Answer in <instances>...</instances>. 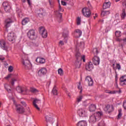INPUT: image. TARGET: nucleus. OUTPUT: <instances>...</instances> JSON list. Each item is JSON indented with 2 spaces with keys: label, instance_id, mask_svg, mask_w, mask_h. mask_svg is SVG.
Instances as JSON below:
<instances>
[{
  "label": "nucleus",
  "instance_id": "1a4fd4ad",
  "mask_svg": "<svg viewBox=\"0 0 126 126\" xmlns=\"http://www.w3.org/2000/svg\"><path fill=\"white\" fill-rule=\"evenodd\" d=\"M76 61H82L85 63V55L81 56V54L79 52L76 53L75 55Z\"/></svg>",
  "mask_w": 126,
  "mask_h": 126
},
{
  "label": "nucleus",
  "instance_id": "9b49d317",
  "mask_svg": "<svg viewBox=\"0 0 126 126\" xmlns=\"http://www.w3.org/2000/svg\"><path fill=\"white\" fill-rule=\"evenodd\" d=\"M32 104L34 107H35L38 111H40V108L38 107L37 104H41V100L37 98H35L33 100Z\"/></svg>",
  "mask_w": 126,
  "mask_h": 126
},
{
  "label": "nucleus",
  "instance_id": "f03ea898",
  "mask_svg": "<svg viewBox=\"0 0 126 126\" xmlns=\"http://www.w3.org/2000/svg\"><path fill=\"white\" fill-rule=\"evenodd\" d=\"M35 13L38 18H40V19H43L45 15H46V10H45L44 8H40L36 10Z\"/></svg>",
  "mask_w": 126,
  "mask_h": 126
},
{
  "label": "nucleus",
  "instance_id": "e2e57ef3",
  "mask_svg": "<svg viewBox=\"0 0 126 126\" xmlns=\"http://www.w3.org/2000/svg\"><path fill=\"white\" fill-rule=\"evenodd\" d=\"M112 66H113V69H114V70H116L117 69V68H116V67H115V63H113L112 64Z\"/></svg>",
  "mask_w": 126,
  "mask_h": 126
},
{
  "label": "nucleus",
  "instance_id": "58836bf2",
  "mask_svg": "<svg viewBox=\"0 0 126 126\" xmlns=\"http://www.w3.org/2000/svg\"><path fill=\"white\" fill-rule=\"evenodd\" d=\"M58 73L60 75H61V76L63 75V69L59 68L58 69Z\"/></svg>",
  "mask_w": 126,
  "mask_h": 126
},
{
  "label": "nucleus",
  "instance_id": "0eeeda50",
  "mask_svg": "<svg viewBox=\"0 0 126 126\" xmlns=\"http://www.w3.org/2000/svg\"><path fill=\"white\" fill-rule=\"evenodd\" d=\"M15 38H16V37L15 35H14V33L10 32L8 34L7 39L10 43L13 44V43H15Z\"/></svg>",
  "mask_w": 126,
  "mask_h": 126
},
{
  "label": "nucleus",
  "instance_id": "2f4dec72",
  "mask_svg": "<svg viewBox=\"0 0 126 126\" xmlns=\"http://www.w3.org/2000/svg\"><path fill=\"white\" fill-rule=\"evenodd\" d=\"M17 13L20 18H22V17H23V13H22V12L20 9H18L17 10Z\"/></svg>",
  "mask_w": 126,
  "mask_h": 126
},
{
  "label": "nucleus",
  "instance_id": "0e129e2a",
  "mask_svg": "<svg viewBox=\"0 0 126 126\" xmlns=\"http://www.w3.org/2000/svg\"><path fill=\"white\" fill-rule=\"evenodd\" d=\"M59 11H63V10L61 6H59Z\"/></svg>",
  "mask_w": 126,
  "mask_h": 126
},
{
  "label": "nucleus",
  "instance_id": "6e6d98bb",
  "mask_svg": "<svg viewBox=\"0 0 126 126\" xmlns=\"http://www.w3.org/2000/svg\"><path fill=\"white\" fill-rule=\"evenodd\" d=\"M11 77V74L8 75L6 77H5V79H8Z\"/></svg>",
  "mask_w": 126,
  "mask_h": 126
},
{
  "label": "nucleus",
  "instance_id": "774afa93",
  "mask_svg": "<svg viewBox=\"0 0 126 126\" xmlns=\"http://www.w3.org/2000/svg\"><path fill=\"white\" fill-rule=\"evenodd\" d=\"M67 94L68 97H69V98H71L70 93H67Z\"/></svg>",
  "mask_w": 126,
  "mask_h": 126
},
{
  "label": "nucleus",
  "instance_id": "72a5a7b5",
  "mask_svg": "<svg viewBox=\"0 0 126 126\" xmlns=\"http://www.w3.org/2000/svg\"><path fill=\"white\" fill-rule=\"evenodd\" d=\"M40 34L43 38H47V36H48V32H47V31L46 30L41 32Z\"/></svg>",
  "mask_w": 126,
  "mask_h": 126
},
{
  "label": "nucleus",
  "instance_id": "7c9ffc66",
  "mask_svg": "<svg viewBox=\"0 0 126 126\" xmlns=\"http://www.w3.org/2000/svg\"><path fill=\"white\" fill-rule=\"evenodd\" d=\"M30 21L29 18H26L24 19L22 21V25H26L28 23H29Z\"/></svg>",
  "mask_w": 126,
  "mask_h": 126
},
{
  "label": "nucleus",
  "instance_id": "b1692460",
  "mask_svg": "<svg viewBox=\"0 0 126 126\" xmlns=\"http://www.w3.org/2000/svg\"><path fill=\"white\" fill-rule=\"evenodd\" d=\"M74 64L76 68H79L81 65V61L76 60Z\"/></svg>",
  "mask_w": 126,
  "mask_h": 126
},
{
  "label": "nucleus",
  "instance_id": "4d7b16f0",
  "mask_svg": "<svg viewBox=\"0 0 126 126\" xmlns=\"http://www.w3.org/2000/svg\"><path fill=\"white\" fill-rule=\"evenodd\" d=\"M64 44L63 43V41L62 40H60L59 42V45H61V46H63Z\"/></svg>",
  "mask_w": 126,
  "mask_h": 126
},
{
  "label": "nucleus",
  "instance_id": "ddd939ff",
  "mask_svg": "<svg viewBox=\"0 0 126 126\" xmlns=\"http://www.w3.org/2000/svg\"><path fill=\"white\" fill-rule=\"evenodd\" d=\"M47 69L46 68H41L38 71V75L39 76H43V75H46L47 74Z\"/></svg>",
  "mask_w": 126,
  "mask_h": 126
},
{
  "label": "nucleus",
  "instance_id": "aec40b11",
  "mask_svg": "<svg viewBox=\"0 0 126 126\" xmlns=\"http://www.w3.org/2000/svg\"><path fill=\"white\" fill-rule=\"evenodd\" d=\"M97 120L96 114H93L90 117V123H95Z\"/></svg>",
  "mask_w": 126,
  "mask_h": 126
},
{
  "label": "nucleus",
  "instance_id": "de8ad7c7",
  "mask_svg": "<svg viewBox=\"0 0 126 126\" xmlns=\"http://www.w3.org/2000/svg\"><path fill=\"white\" fill-rule=\"evenodd\" d=\"M8 70L9 71V72H12V71H13V67H12V66L11 65L9 66Z\"/></svg>",
  "mask_w": 126,
  "mask_h": 126
},
{
  "label": "nucleus",
  "instance_id": "5fc2aeb1",
  "mask_svg": "<svg viewBox=\"0 0 126 126\" xmlns=\"http://www.w3.org/2000/svg\"><path fill=\"white\" fill-rule=\"evenodd\" d=\"M59 106H60V109H63V103L61 102L59 103Z\"/></svg>",
  "mask_w": 126,
  "mask_h": 126
},
{
  "label": "nucleus",
  "instance_id": "ea45409f",
  "mask_svg": "<svg viewBox=\"0 0 126 126\" xmlns=\"http://www.w3.org/2000/svg\"><path fill=\"white\" fill-rule=\"evenodd\" d=\"M119 114L118 115V119H120L122 118V109H119L118 110Z\"/></svg>",
  "mask_w": 126,
  "mask_h": 126
},
{
  "label": "nucleus",
  "instance_id": "2eb2a0df",
  "mask_svg": "<svg viewBox=\"0 0 126 126\" xmlns=\"http://www.w3.org/2000/svg\"><path fill=\"white\" fill-rule=\"evenodd\" d=\"M13 21L10 18H8L5 21V27L6 29H7L10 26V24L12 23Z\"/></svg>",
  "mask_w": 126,
  "mask_h": 126
},
{
  "label": "nucleus",
  "instance_id": "09e8293b",
  "mask_svg": "<svg viewBox=\"0 0 126 126\" xmlns=\"http://www.w3.org/2000/svg\"><path fill=\"white\" fill-rule=\"evenodd\" d=\"M116 69L117 68V69H118V70H120V69H121V65L120 64V63H116V67H115Z\"/></svg>",
  "mask_w": 126,
  "mask_h": 126
},
{
  "label": "nucleus",
  "instance_id": "49530a36",
  "mask_svg": "<svg viewBox=\"0 0 126 126\" xmlns=\"http://www.w3.org/2000/svg\"><path fill=\"white\" fill-rule=\"evenodd\" d=\"M98 126H105V123L104 121H102L98 124Z\"/></svg>",
  "mask_w": 126,
  "mask_h": 126
},
{
  "label": "nucleus",
  "instance_id": "4be33fe9",
  "mask_svg": "<svg viewBox=\"0 0 126 126\" xmlns=\"http://www.w3.org/2000/svg\"><path fill=\"white\" fill-rule=\"evenodd\" d=\"M35 61L37 63H45V62H46L45 59L41 58L40 57H37Z\"/></svg>",
  "mask_w": 126,
  "mask_h": 126
},
{
  "label": "nucleus",
  "instance_id": "680f3d73",
  "mask_svg": "<svg viewBox=\"0 0 126 126\" xmlns=\"http://www.w3.org/2000/svg\"><path fill=\"white\" fill-rule=\"evenodd\" d=\"M29 5H31V1L30 0H27Z\"/></svg>",
  "mask_w": 126,
  "mask_h": 126
},
{
  "label": "nucleus",
  "instance_id": "f704fd0d",
  "mask_svg": "<svg viewBox=\"0 0 126 126\" xmlns=\"http://www.w3.org/2000/svg\"><path fill=\"white\" fill-rule=\"evenodd\" d=\"M93 52L94 53V57L97 56L98 54H99V51H98V49H97L96 48H94L93 49Z\"/></svg>",
  "mask_w": 126,
  "mask_h": 126
},
{
  "label": "nucleus",
  "instance_id": "9d476101",
  "mask_svg": "<svg viewBox=\"0 0 126 126\" xmlns=\"http://www.w3.org/2000/svg\"><path fill=\"white\" fill-rule=\"evenodd\" d=\"M0 47L3 50H5V51H7L8 47L6 46V43L4 39L0 40Z\"/></svg>",
  "mask_w": 126,
  "mask_h": 126
},
{
  "label": "nucleus",
  "instance_id": "c85d7f7f",
  "mask_svg": "<svg viewBox=\"0 0 126 126\" xmlns=\"http://www.w3.org/2000/svg\"><path fill=\"white\" fill-rule=\"evenodd\" d=\"M121 17L122 19H125L126 17V9H122V13L121 15Z\"/></svg>",
  "mask_w": 126,
  "mask_h": 126
},
{
  "label": "nucleus",
  "instance_id": "4c0bfd02",
  "mask_svg": "<svg viewBox=\"0 0 126 126\" xmlns=\"http://www.w3.org/2000/svg\"><path fill=\"white\" fill-rule=\"evenodd\" d=\"M83 98V96L79 95L77 98V102L78 103H79V102H81V100H82Z\"/></svg>",
  "mask_w": 126,
  "mask_h": 126
},
{
  "label": "nucleus",
  "instance_id": "e433bc0d",
  "mask_svg": "<svg viewBox=\"0 0 126 126\" xmlns=\"http://www.w3.org/2000/svg\"><path fill=\"white\" fill-rule=\"evenodd\" d=\"M46 30L45 29V28H44V27H39V34H41V33H42V32H44Z\"/></svg>",
  "mask_w": 126,
  "mask_h": 126
},
{
  "label": "nucleus",
  "instance_id": "f257e3e1",
  "mask_svg": "<svg viewBox=\"0 0 126 126\" xmlns=\"http://www.w3.org/2000/svg\"><path fill=\"white\" fill-rule=\"evenodd\" d=\"M22 63L25 69H31L32 68V64L30 63V61L28 60V56L26 55H23Z\"/></svg>",
  "mask_w": 126,
  "mask_h": 126
},
{
  "label": "nucleus",
  "instance_id": "338daca9",
  "mask_svg": "<svg viewBox=\"0 0 126 126\" xmlns=\"http://www.w3.org/2000/svg\"><path fill=\"white\" fill-rule=\"evenodd\" d=\"M116 93H119V94L122 93V91L121 90H119V91H117V92H116Z\"/></svg>",
  "mask_w": 126,
  "mask_h": 126
},
{
  "label": "nucleus",
  "instance_id": "dca6fc26",
  "mask_svg": "<svg viewBox=\"0 0 126 126\" xmlns=\"http://www.w3.org/2000/svg\"><path fill=\"white\" fill-rule=\"evenodd\" d=\"M120 85H121L122 86H124V85H126V75L122 76L120 78Z\"/></svg>",
  "mask_w": 126,
  "mask_h": 126
},
{
  "label": "nucleus",
  "instance_id": "c03bdc74",
  "mask_svg": "<svg viewBox=\"0 0 126 126\" xmlns=\"http://www.w3.org/2000/svg\"><path fill=\"white\" fill-rule=\"evenodd\" d=\"M95 116H98L99 118H101V116H103V113L102 112H98L96 114H94Z\"/></svg>",
  "mask_w": 126,
  "mask_h": 126
},
{
  "label": "nucleus",
  "instance_id": "423d86ee",
  "mask_svg": "<svg viewBox=\"0 0 126 126\" xmlns=\"http://www.w3.org/2000/svg\"><path fill=\"white\" fill-rule=\"evenodd\" d=\"M82 12L84 16H85V17L89 18L91 16V11H90V9L87 7L83 8L82 10Z\"/></svg>",
  "mask_w": 126,
  "mask_h": 126
},
{
  "label": "nucleus",
  "instance_id": "f8f14e48",
  "mask_svg": "<svg viewBox=\"0 0 126 126\" xmlns=\"http://www.w3.org/2000/svg\"><path fill=\"white\" fill-rule=\"evenodd\" d=\"M93 63L94 65H99L100 63V58L98 56H94L92 59Z\"/></svg>",
  "mask_w": 126,
  "mask_h": 126
},
{
  "label": "nucleus",
  "instance_id": "79ce46f5",
  "mask_svg": "<svg viewBox=\"0 0 126 126\" xmlns=\"http://www.w3.org/2000/svg\"><path fill=\"white\" fill-rule=\"evenodd\" d=\"M81 23V18L78 17L77 19V25H80Z\"/></svg>",
  "mask_w": 126,
  "mask_h": 126
},
{
  "label": "nucleus",
  "instance_id": "20e7f679",
  "mask_svg": "<svg viewBox=\"0 0 126 126\" xmlns=\"http://www.w3.org/2000/svg\"><path fill=\"white\" fill-rule=\"evenodd\" d=\"M27 36L31 40H35L37 38L36 32L34 30H30L27 33Z\"/></svg>",
  "mask_w": 126,
  "mask_h": 126
},
{
  "label": "nucleus",
  "instance_id": "473e14b6",
  "mask_svg": "<svg viewBox=\"0 0 126 126\" xmlns=\"http://www.w3.org/2000/svg\"><path fill=\"white\" fill-rule=\"evenodd\" d=\"M110 14V11H102L101 13V16L103 17L106 15Z\"/></svg>",
  "mask_w": 126,
  "mask_h": 126
},
{
  "label": "nucleus",
  "instance_id": "cd10ccee",
  "mask_svg": "<svg viewBox=\"0 0 126 126\" xmlns=\"http://www.w3.org/2000/svg\"><path fill=\"white\" fill-rule=\"evenodd\" d=\"M16 91L19 93H22V94H25L24 92H26V91H24L22 89V88L20 87H17L16 89Z\"/></svg>",
  "mask_w": 126,
  "mask_h": 126
},
{
  "label": "nucleus",
  "instance_id": "412c9836",
  "mask_svg": "<svg viewBox=\"0 0 126 126\" xmlns=\"http://www.w3.org/2000/svg\"><path fill=\"white\" fill-rule=\"evenodd\" d=\"M96 105L92 104L89 106V110L90 112H95L96 110Z\"/></svg>",
  "mask_w": 126,
  "mask_h": 126
},
{
  "label": "nucleus",
  "instance_id": "c9c22d12",
  "mask_svg": "<svg viewBox=\"0 0 126 126\" xmlns=\"http://www.w3.org/2000/svg\"><path fill=\"white\" fill-rule=\"evenodd\" d=\"M118 92V91H105V93H108L109 94H115V93H117Z\"/></svg>",
  "mask_w": 126,
  "mask_h": 126
},
{
  "label": "nucleus",
  "instance_id": "8fccbe9b",
  "mask_svg": "<svg viewBox=\"0 0 126 126\" xmlns=\"http://www.w3.org/2000/svg\"><path fill=\"white\" fill-rule=\"evenodd\" d=\"M15 81H16V79H14V78L12 79V81L11 82V84L12 86H13V85H14V82H15Z\"/></svg>",
  "mask_w": 126,
  "mask_h": 126
},
{
  "label": "nucleus",
  "instance_id": "13d9d810",
  "mask_svg": "<svg viewBox=\"0 0 126 126\" xmlns=\"http://www.w3.org/2000/svg\"><path fill=\"white\" fill-rule=\"evenodd\" d=\"M21 104H22L23 106H24L25 107H26L27 105H26V103H25V102L21 101Z\"/></svg>",
  "mask_w": 126,
  "mask_h": 126
},
{
  "label": "nucleus",
  "instance_id": "a211bd4d",
  "mask_svg": "<svg viewBox=\"0 0 126 126\" xmlns=\"http://www.w3.org/2000/svg\"><path fill=\"white\" fill-rule=\"evenodd\" d=\"M74 35L75 38H79L82 35V32L79 29L75 30Z\"/></svg>",
  "mask_w": 126,
  "mask_h": 126
},
{
  "label": "nucleus",
  "instance_id": "c756f323",
  "mask_svg": "<svg viewBox=\"0 0 126 126\" xmlns=\"http://www.w3.org/2000/svg\"><path fill=\"white\" fill-rule=\"evenodd\" d=\"M52 93L53 95H58V89L57 88V86H55L53 87Z\"/></svg>",
  "mask_w": 126,
  "mask_h": 126
},
{
  "label": "nucleus",
  "instance_id": "69168bd1",
  "mask_svg": "<svg viewBox=\"0 0 126 126\" xmlns=\"http://www.w3.org/2000/svg\"><path fill=\"white\" fill-rule=\"evenodd\" d=\"M34 46H35V47H38L39 46V43H34Z\"/></svg>",
  "mask_w": 126,
  "mask_h": 126
},
{
  "label": "nucleus",
  "instance_id": "052dcab7",
  "mask_svg": "<svg viewBox=\"0 0 126 126\" xmlns=\"http://www.w3.org/2000/svg\"><path fill=\"white\" fill-rule=\"evenodd\" d=\"M4 57L2 56H0V61H4Z\"/></svg>",
  "mask_w": 126,
  "mask_h": 126
},
{
  "label": "nucleus",
  "instance_id": "864d4df0",
  "mask_svg": "<svg viewBox=\"0 0 126 126\" xmlns=\"http://www.w3.org/2000/svg\"><path fill=\"white\" fill-rule=\"evenodd\" d=\"M88 5L89 9H91V8H92V6H91V4H90V2H88Z\"/></svg>",
  "mask_w": 126,
  "mask_h": 126
},
{
  "label": "nucleus",
  "instance_id": "6e6552de",
  "mask_svg": "<svg viewBox=\"0 0 126 126\" xmlns=\"http://www.w3.org/2000/svg\"><path fill=\"white\" fill-rule=\"evenodd\" d=\"M16 111L18 114H24L25 109L20 104H16Z\"/></svg>",
  "mask_w": 126,
  "mask_h": 126
},
{
  "label": "nucleus",
  "instance_id": "37998d69",
  "mask_svg": "<svg viewBox=\"0 0 126 126\" xmlns=\"http://www.w3.org/2000/svg\"><path fill=\"white\" fill-rule=\"evenodd\" d=\"M31 92H32V93H36L37 92H39V91H38V90L34 88H32V89H31Z\"/></svg>",
  "mask_w": 126,
  "mask_h": 126
},
{
  "label": "nucleus",
  "instance_id": "a18cd8bd",
  "mask_svg": "<svg viewBox=\"0 0 126 126\" xmlns=\"http://www.w3.org/2000/svg\"><path fill=\"white\" fill-rule=\"evenodd\" d=\"M78 88L80 91V93H82V87L80 86V82L79 83Z\"/></svg>",
  "mask_w": 126,
  "mask_h": 126
},
{
  "label": "nucleus",
  "instance_id": "4468645a",
  "mask_svg": "<svg viewBox=\"0 0 126 126\" xmlns=\"http://www.w3.org/2000/svg\"><path fill=\"white\" fill-rule=\"evenodd\" d=\"M79 117H86V111L83 109H79L77 111Z\"/></svg>",
  "mask_w": 126,
  "mask_h": 126
},
{
  "label": "nucleus",
  "instance_id": "3c124183",
  "mask_svg": "<svg viewBox=\"0 0 126 126\" xmlns=\"http://www.w3.org/2000/svg\"><path fill=\"white\" fill-rule=\"evenodd\" d=\"M122 5L126 8V0H122Z\"/></svg>",
  "mask_w": 126,
  "mask_h": 126
},
{
  "label": "nucleus",
  "instance_id": "603ef678",
  "mask_svg": "<svg viewBox=\"0 0 126 126\" xmlns=\"http://www.w3.org/2000/svg\"><path fill=\"white\" fill-rule=\"evenodd\" d=\"M63 37H64V39H65V38H67V36H68V34H65V33H64V32H63Z\"/></svg>",
  "mask_w": 126,
  "mask_h": 126
},
{
  "label": "nucleus",
  "instance_id": "a878e982",
  "mask_svg": "<svg viewBox=\"0 0 126 126\" xmlns=\"http://www.w3.org/2000/svg\"><path fill=\"white\" fill-rule=\"evenodd\" d=\"M111 6V2H106L103 3V9H106V8H109Z\"/></svg>",
  "mask_w": 126,
  "mask_h": 126
},
{
  "label": "nucleus",
  "instance_id": "7ed1b4c3",
  "mask_svg": "<svg viewBox=\"0 0 126 126\" xmlns=\"http://www.w3.org/2000/svg\"><path fill=\"white\" fill-rule=\"evenodd\" d=\"M45 122H46L47 126H53V114L52 113H49L45 116Z\"/></svg>",
  "mask_w": 126,
  "mask_h": 126
},
{
  "label": "nucleus",
  "instance_id": "bb28decb",
  "mask_svg": "<svg viewBox=\"0 0 126 126\" xmlns=\"http://www.w3.org/2000/svg\"><path fill=\"white\" fill-rule=\"evenodd\" d=\"M112 108H113V107H111V106L110 105H107L104 108V110H105L106 112H107V113H109V114H110V113L112 112V110H111V109H112Z\"/></svg>",
  "mask_w": 126,
  "mask_h": 126
},
{
  "label": "nucleus",
  "instance_id": "bf43d9fd",
  "mask_svg": "<svg viewBox=\"0 0 126 126\" xmlns=\"http://www.w3.org/2000/svg\"><path fill=\"white\" fill-rule=\"evenodd\" d=\"M61 2H62V5H66V2L62 1Z\"/></svg>",
  "mask_w": 126,
  "mask_h": 126
},
{
  "label": "nucleus",
  "instance_id": "393cba45",
  "mask_svg": "<svg viewBox=\"0 0 126 126\" xmlns=\"http://www.w3.org/2000/svg\"><path fill=\"white\" fill-rule=\"evenodd\" d=\"M56 15L58 17V19H59V20H58V22L60 23L62 22V21H63V20L62 19V17H63V14L57 12L56 13Z\"/></svg>",
  "mask_w": 126,
  "mask_h": 126
},
{
  "label": "nucleus",
  "instance_id": "5701e85b",
  "mask_svg": "<svg viewBox=\"0 0 126 126\" xmlns=\"http://www.w3.org/2000/svg\"><path fill=\"white\" fill-rule=\"evenodd\" d=\"M77 126H87V123L85 121H79L77 124Z\"/></svg>",
  "mask_w": 126,
  "mask_h": 126
},
{
  "label": "nucleus",
  "instance_id": "a19ab883",
  "mask_svg": "<svg viewBox=\"0 0 126 126\" xmlns=\"http://www.w3.org/2000/svg\"><path fill=\"white\" fill-rule=\"evenodd\" d=\"M115 36L117 38L119 37H121V32L117 31L115 32Z\"/></svg>",
  "mask_w": 126,
  "mask_h": 126
},
{
  "label": "nucleus",
  "instance_id": "6ab92c4d",
  "mask_svg": "<svg viewBox=\"0 0 126 126\" xmlns=\"http://www.w3.org/2000/svg\"><path fill=\"white\" fill-rule=\"evenodd\" d=\"M86 81L88 83L89 86H92L93 85V79L91 77L87 76Z\"/></svg>",
  "mask_w": 126,
  "mask_h": 126
},
{
  "label": "nucleus",
  "instance_id": "39448f33",
  "mask_svg": "<svg viewBox=\"0 0 126 126\" xmlns=\"http://www.w3.org/2000/svg\"><path fill=\"white\" fill-rule=\"evenodd\" d=\"M2 6L4 7V10L6 12H10L11 10V5L8 1H4L2 3Z\"/></svg>",
  "mask_w": 126,
  "mask_h": 126
},
{
  "label": "nucleus",
  "instance_id": "f3484780",
  "mask_svg": "<svg viewBox=\"0 0 126 126\" xmlns=\"http://www.w3.org/2000/svg\"><path fill=\"white\" fill-rule=\"evenodd\" d=\"M94 68V66H93V64L92 63L90 62L86 64V70H88V71H91L92 69Z\"/></svg>",
  "mask_w": 126,
  "mask_h": 126
}]
</instances>
